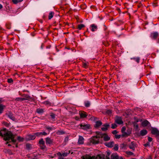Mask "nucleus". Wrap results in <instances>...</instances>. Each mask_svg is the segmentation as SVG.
Here are the masks:
<instances>
[{
	"instance_id": "f257e3e1",
	"label": "nucleus",
	"mask_w": 159,
	"mask_h": 159,
	"mask_svg": "<svg viewBox=\"0 0 159 159\" xmlns=\"http://www.w3.org/2000/svg\"><path fill=\"white\" fill-rule=\"evenodd\" d=\"M1 136L4 137V139L6 140H11L13 143L16 142V140L14 139L15 136L10 131L3 128L0 130Z\"/></svg>"
},
{
	"instance_id": "f03ea898",
	"label": "nucleus",
	"mask_w": 159,
	"mask_h": 159,
	"mask_svg": "<svg viewBox=\"0 0 159 159\" xmlns=\"http://www.w3.org/2000/svg\"><path fill=\"white\" fill-rule=\"evenodd\" d=\"M98 134L96 136H94L90 139L89 141L90 143V144H96L99 143V140L98 138H100V137H98Z\"/></svg>"
},
{
	"instance_id": "7ed1b4c3",
	"label": "nucleus",
	"mask_w": 159,
	"mask_h": 159,
	"mask_svg": "<svg viewBox=\"0 0 159 159\" xmlns=\"http://www.w3.org/2000/svg\"><path fill=\"white\" fill-rule=\"evenodd\" d=\"M98 136L100 138H103L104 141H108L110 140V137L107 134H102L100 133L98 134Z\"/></svg>"
},
{
	"instance_id": "20e7f679",
	"label": "nucleus",
	"mask_w": 159,
	"mask_h": 159,
	"mask_svg": "<svg viewBox=\"0 0 159 159\" xmlns=\"http://www.w3.org/2000/svg\"><path fill=\"white\" fill-rule=\"evenodd\" d=\"M82 159H103L99 155H97L96 157L94 156L91 157L89 155L83 156Z\"/></svg>"
},
{
	"instance_id": "39448f33",
	"label": "nucleus",
	"mask_w": 159,
	"mask_h": 159,
	"mask_svg": "<svg viewBox=\"0 0 159 159\" xmlns=\"http://www.w3.org/2000/svg\"><path fill=\"white\" fill-rule=\"evenodd\" d=\"M80 128L84 130L89 129L90 127V125L88 124L82 123L79 125Z\"/></svg>"
},
{
	"instance_id": "423d86ee",
	"label": "nucleus",
	"mask_w": 159,
	"mask_h": 159,
	"mask_svg": "<svg viewBox=\"0 0 159 159\" xmlns=\"http://www.w3.org/2000/svg\"><path fill=\"white\" fill-rule=\"evenodd\" d=\"M36 136L35 133L34 135H28L26 137L25 139L27 141L34 140L35 139Z\"/></svg>"
},
{
	"instance_id": "0eeeda50",
	"label": "nucleus",
	"mask_w": 159,
	"mask_h": 159,
	"mask_svg": "<svg viewBox=\"0 0 159 159\" xmlns=\"http://www.w3.org/2000/svg\"><path fill=\"white\" fill-rule=\"evenodd\" d=\"M159 36L158 33L157 32H153L151 33L150 37L153 39H156Z\"/></svg>"
},
{
	"instance_id": "6e6552de",
	"label": "nucleus",
	"mask_w": 159,
	"mask_h": 159,
	"mask_svg": "<svg viewBox=\"0 0 159 159\" xmlns=\"http://www.w3.org/2000/svg\"><path fill=\"white\" fill-rule=\"evenodd\" d=\"M49 134V133H47L46 132L43 131L42 132H38L35 133V134L37 136H40L44 135L46 136L47 135Z\"/></svg>"
},
{
	"instance_id": "1a4fd4ad",
	"label": "nucleus",
	"mask_w": 159,
	"mask_h": 159,
	"mask_svg": "<svg viewBox=\"0 0 159 159\" xmlns=\"http://www.w3.org/2000/svg\"><path fill=\"white\" fill-rule=\"evenodd\" d=\"M46 143V144H52L53 143V140L49 137L45 138Z\"/></svg>"
},
{
	"instance_id": "9d476101",
	"label": "nucleus",
	"mask_w": 159,
	"mask_h": 159,
	"mask_svg": "<svg viewBox=\"0 0 159 159\" xmlns=\"http://www.w3.org/2000/svg\"><path fill=\"white\" fill-rule=\"evenodd\" d=\"M84 139L83 136H79L78 141V144H82L84 143Z\"/></svg>"
},
{
	"instance_id": "9b49d317",
	"label": "nucleus",
	"mask_w": 159,
	"mask_h": 159,
	"mask_svg": "<svg viewBox=\"0 0 159 159\" xmlns=\"http://www.w3.org/2000/svg\"><path fill=\"white\" fill-rule=\"evenodd\" d=\"M115 122L117 124L120 125L123 123V121L120 117H117L115 120Z\"/></svg>"
},
{
	"instance_id": "f8f14e48",
	"label": "nucleus",
	"mask_w": 159,
	"mask_h": 159,
	"mask_svg": "<svg viewBox=\"0 0 159 159\" xmlns=\"http://www.w3.org/2000/svg\"><path fill=\"white\" fill-rule=\"evenodd\" d=\"M79 115L80 117L82 118H85L87 116V114L84 111H80Z\"/></svg>"
},
{
	"instance_id": "ddd939ff",
	"label": "nucleus",
	"mask_w": 159,
	"mask_h": 159,
	"mask_svg": "<svg viewBox=\"0 0 159 159\" xmlns=\"http://www.w3.org/2000/svg\"><path fill=\"white\" fill-rule=\"evenodd\" d=\"M114 143L113 141L110 142L108 143H105V145L107 147L109 148H112L113 147Z\"/></svg>"
},
{
	"instance_id": "4468645a",
	"label": "nucleus",
	"mask_w": 159,
	"mask_h": 159,
	"mask_svg": "<svg viewBox=\"0 0 159 159\" xmlns=\"http://www.w3.org/2000/svg\"><path fill=\"white\" fill-rule=\"evenodd\" d=\"M149 124H150L149 122L147 120H144L141 123L143 127H146Z\"/></svg>"
},
{
	"instance_id": "2eb2a0df",
	"label": "nucleus",
	"mask_w": 159,
	"mask_h": 159,
	"mask_svg": "<svg viewBox=\"0 0 159 159\" xmlns=\"http://www.w3.org/2000/svg\"><path fill=\"white\" fill-rule=\"evenodd\" d=\"M109 126V125L107 124H105L103 125V127L101 128V129L102 131H105L107 129Z\"/></svg>"
},
{
	"instance_id": "dca6fc26",
	"label": "nucleus",
	"mask_w": 159,
	"mask_h": 159,
	"mask_svg": "<svg viewBox=\"0 0 159 159\" xmlns=\"http://www.w3.org/2000/svg\"><path fill=\"white\" fill-rule=\"evenodd\" d=\"M147 133V131L146 129H143L140 131V134L142 136L145 135Z\"/></svg>"
},
{
	"instance_id": "f3484780",
	"label": "nucleus",
	"mask_w": 159,
	"mask_h": 159,
	"mask_svg": "<svg viewBox=\"0 0 159 159\" xmlns=\"http://www.w3.org/2000/svg\"><path fill=\"white\" fill-rule=\"evenodd\" d=\"M92 27L91 31L93 32L96 31L97 30V26L95 25L94 24H92L91 25Z\"/></svg>"
},
{
	"instance_id": "a211bd4d",
	"label": "nucleus",
	"mask_w": 159,
	"mask_h": 159,
	"mask_svg": "<svg viewBox=\"0 0 159 159\" xmlns=\"http://www.w3.org/2000/svg\"><path fill=\"white\" fill-rule=\"evenodd\" d=\"M158 131V130L157 128H153L152 129L151 133L155 135Z\"/></svg>"
},
{
	"instance_id": "6ab92c4d",
	"label": "nucleus",
	"mask_w": 159,
	"mask_h": 159,
	"mask_svg": "<svg viewBox=\"0 0 159 159\" xmlns=\"http://www.w3.org/2000/svg\"><path fill=\"white\" fill-rule=\"evenodd\" d=\"M27 99V98L19 97L16 98L15 99V100L18 101H22Z\"/></svg>"
},
{
	"instance_id": "aec40b11",
	"label": "nucleus",
	"mask_w": 159,
	"mask_h": 159,
	"mask_svg": "<svg viewBox=\"0 0 159 159\" xmlns=\"http://www.w3.org/2000/svg\"><path fill=\"white\" fill-rule=\"evenodd\" d=\"M45 128L49 131V133L51 130L55 129V128L50 127L49 126H46Z\"/></svg>"
},
{
	"instance_id": "412c9836",
	"label": "nucleus",
	"mask_w": 159,
	"mask_h": 159,
	"mask_svg": "<svg viewBox=\"0 0 159 159\" xmlns=\"http://www.w3.org/2000/svg\"><path fill=\"white\" fill-rule=\"evenodd\" d=\"M129 147L131 149H132L133 150H135V145L134 143L133 142H131V144L129 145Z\"/></svg>"
},
{
	"instance_id": "4be33fe9",
	"label": "nucleus",
	"mask_w": 159,
	"mask_h": 159,
	"mask_svg": "<svg viewBox=\"0 0 159 159\" xmlns=\"http://www.w3.org/2000/svg\"><path fill=\"white\" fill-rule=\"evenodd\" d=\"M36 111L38 113L41 114L44 112V110L42 108H38L37 109Z\"/></svg>"
},
{
	"instance_id": "5701e85b",
	"label": "nucleus",
	"mask_w": 159,
	"mask_h": 159,
	"mask_svg": "<svg viewBox=\"0 0 159 159\" xmlns=\"http://www.w3.org/2000/svg\"><path fill=\"white\" fill-rule=\"evenodd\" d=\"M102 124V122L100 121H97L96 122V127H98L101 126Z\"/></svg>"
},
{
	"instance_id": "b1692460",
	"label": "nucleus",
	"mask_w": 159,
	"mask_h": 159,
	"mask_svg": "<svg viewBox=\"0 0 159 159\" xmlns=\"http://www.w3.org/2000/svg\"><path fill=\"white\" fill-rule=\"evenodd\" d=\"M111 159H118V156L117 154H112L111 156Z\"/></svg>"
},
{
	"instance_id": "393cba45",
	"label": "nucleus",
	"mask_w": 159,
	"mask_h": 159,
	"mask_svg": "<svg viewBox=\"0 0 159 159\" xmlns=\"http://www.w3.org/2000/svg\"><path fill=\"white\" fill-rule=\"evenodd\" d=\"M54 14V13L53 12H50L48 16L49 19L50 20L53 17Z\"/></svg>"
},
{
	"instance_id": "a878e982",
	"label": "nucleus",
	"mask_w": 159,
	"mask_h": 159,
	"mask_svg": "<svg viewBox=\"0 0 159 159\" xmlns=\"http://www.w3.org/2000/svg\"><path fill=\"white\" fill-rule=\"evenodd\" d=\"M131 59L134 60L135 61L137 62L138 63H139V62L140 59V58L139 57H133V58H131Z\"/></svg>"
},
{
	"instance_id": "bb28decb",
	"label": "nucleus",
	"mask_w": 159,
	"mask_h": 159,
	"mask_svg": "<svg viewBox=\"0 0 159 159\" xmlns=\"http://www.w3.org/2000/svg\"><path fill=\"white\" fill-rule=\"evenodd\" d=\"M64 133L65 132L62 130H58L56 132L57 134L58 135H61Z\"/></svg>"
},
{
	"instance_id": "cd10ccee",
	"label": "nucleus",
	"mask_w": 159,
	"mask_h": 159,
	"mask_svg": "<svg viewBox=\"0 0 159 159\" xmlns=\"http://www.w3.org/2000/svg\"><path fill=\"white\" fill-rule=\"evenodd\" d=\"M23 0H12V2L15 4H16L18 3L21 2Z\"/></svg>"
},
{
	"instance_id": "c85d7f7f",
	"label": "nucleus",
	"mask_w": 159,
	"mask_h": 159,
	"mask_svg": "<svg viewBox=\"0 0 159 159\" xmlns=\"http://www.w3.org/2000/svg\"><path fill=\"white\" fill-rule=\"evenodd\" d=\"M57 154L59 157L58 159H64V158L62 157V154L60 152H58Z\"/></svg>"
},
{
	"instance_id": "c756f323",
	"label": "nucleus",
	"mask_w": 159,
	"mask_h": 159,
	"mask_svg": "<svg viewBox=\"0 0 159 159\" xmlns=\"http://www.w3.org/2000/svg\"><path fill=\"white\" fill-rule=\"evenodd\" d=\"M2 124L6 127H8L9 126L10 124V123H8L6 122H2Z\"/></svg>"
},
{
	"instance_id": "7c9ffc66",
	"label": "nucleus",
	"mask_w": 159,
	"mask_h": 159,
	"mask_svg": "<svg viewBox=\"0 0 159 159\" xmlns=\"http://www.w3.org/2000/svg\"><path fill=\"white\" fill-rule=\"evenodd\" d=\"M39 143L40 144H42V145H44L45 144V142L43 139H40L39 141Z\"/></svg>"
},
{
	"instance_id": "2f4dec72",
	"label": "nucleus",
	"mask_w": 159,
	"mask_h": 159,
	"mask_svg": "<svg viewBox=\"0 0 159 159\" xmlns=\"http://www.w3.org/2000/svg\"><path fill=\"white\" fill-rule=\"evenodd\" d=\"M85 26L83 24H80L78 25V28L79 30H80L82 28L84 27Z\"/></svg>"
},
{
	"instance_id": "473e14b6",
	"label": "nucleus",
	"mask_w": 159,
	"mask_h": 159,
	"mask_svg": "<svg viewBox=\"0 0 159 159\" xmlns=\"http://www.w3.org/2000/svg\"><path fill=\"white\" fill-rule=\"evenodd\" d=\"M32 147V145L31 144H29V143H27L26 145V148L28 149H30Z\"/></svg>"
},
{
	"instance_id": "72a5a7b5",
	"label": "nucleus",
	"mask_w": 159,
	"mask_h": 159,
	"mask_svg": "<svg viewBox=\"0 0 159 159\" xmlns=\"http://www.w3.org/2000/svg\"><path fill=\"white\" fill-rule=\"evenodd\" d=\"M4 108V106L2 105H0V114L2 112Z\"/></svg>"
},
{
	"instance_id": "f704fd0d",
	"label": "nucleus",
	"mask_w": 159,
	"mask_h": 159,
	"mask_svg": "<svg viewBox=\"0 0 159 159\" xmlns=\"http://www.w3.org/2000/svg\"><path fill=\"white\" fill-rule=\"evenodd\" d=\"M8 116L10 119H11L12 120H15L14 117L12 116V115L11 114H10L9 115H8Z\"/></svg>"
},
{
	"instance_id": "c9c22d12",
	"label": "nucleus",
	"mask_w": 159,
	"mask_h": 159,
	"mask_svg": "<svg viewBox=\"0 0 159 159\" xmlns=\"http://www.w3.org/2000/svg\"><path fill=\"white\" fill-rule=\"evenodd\" d=\"M90 105V103L89 102H85V106L86 107H89Z\"/></svg>"
},
{
	"instance_id": "e433bc0d",
	"label": "nucleus",
	"mask_w": 159,
	"mask_h": 159,
	"mask_svg": "<svg viewBox=\"0 0 159 159\" xmlns=\"http://www.w3.org/2000/svg\"><path fill=\"white\" fill-rule=\"evenodd\" d=\"M114 149L115 151H117L118 149V145L117 144H116L115 145L114 147Z\"/></svg>"
},
{
	"instance_id": "4c0bfd02",
	"label": "nucleus",
	"mask_w": 159,
	"mask_h": 159,
	"mask_svg": "<svg viewBox=\"0 0 159 159\" xmlns=\"http://www.w3.org/2000/svg\"><path fill=\"white\" fill-rule=\"evenodd\" d=\"M50 116L51 118L52 119H54L55 118V115L54 113H51V114H50Z\"/></svg>"
},
{
	"instance_id": "58836bf2",
	"label": "nucleus",
	"mask_w": 159,
	"mask_h": 159,
	"mask_svg": "<svg viewBox=\"0 0 159 159\" xmlns=\"http://www.w3.org/2000/svg\"><path fill=\"white\" fill-rule=\"evenodd\" d=\"M70 153V152H69V153H67V152H64V153H63L62 154H62V156H63V157H66L68 155V154H69Z\"/></svg>"
},
{
	"instance_id": "ea45409f",
	"label": "nucleus",
	"mask_w": 159,
	"mask_h": 159,
	"mask_svg": "<svg viewBox=\"0 0 159 159\" xmlns=\"http://www.w3.org/2000/svg\"><path fill=\"white\" fill-rule=\"evenodd\" d=\"M117 127V125L116 124H112L111 125V128L113 129H114L116 128Z\"/></svg>"
},
{
	"instance_id": "a19ab883",
	"label": "nucleus",
	"mask_w": 159,
	"mask_h": 159,
	"mask_svg": "<svg viewBox=\"0 0 159 159\" xmlns=\"http://www.w3.org/2000/svg\"><path fill=\"white\" fill-rule=\"evenodd\" d=\"M7 82L8 83H12L13 82V80L11 78L7 80Z\"/></svg>"
},
{
	"instance_id": "79ce46f5",
	"label": "nucleus",
	"mask_w": 159,
	"mask_h": 159,
	"mask_svg": "<svg viewBox=\"0 0 159 159\" xmlns=\"http://www.w3.org/2000/svg\"><path fill=\"white\" fill-rule=\"evenodd\" d=\"M17 139L20 141H23V139L20 136H18Z\"/></svg>"
},
{
	"instance_id": "37998d69",
	"label": "nucleus",
	"mask_w": 159,
	"mask_h": 159,
	"mask_svg": "<svg viewBox=\"0 0 159 159\" xmlns=\"http://www.w3.org/2000/svg\"><path fill=\"white\" fill-rule=\"evenodd\" d=\"M115 136L116 139H119L120 138L121 135H120L116 134Z\"/></svg>"
},
{
	"instance_id": "c03bdc74",
	"label": "nucleus",
	"mask_w": 159,
	"mask_h": 159,
	"mask_svg": "<svg viewBox=\"0 0 159 159\" xmlns=\"http://www.w3.org/2000/svg\"><path fill=\"white\" fill-rule=\"evenodd\" d=\"M123 134H122V136L124 137V136H127L129 134H128L127 133H125V132H124V133H122Z\"/></svg>"
},
{
	"instance_id": "a18cd8bd",
	"label": "nucleus",
	"mask_w": 159,
	"mask_h": 159,
	"mask_svg": "<svg viewBox=\"0 0 159 159\" xmlns=\"http://www.w3.org/2000/svg\"><path fill=\"white\" fill-rule=\"evenodd\" d=\"M83 66L84 67L86 68L88 66V64L86 63H83Z\"/></svg>"
},
{
	"instance_id": "49530a36",
	"label": "nucleus",
	"mask_w": 159,
	"mask_h": 159,
	"mask_svg": "<svg viewBox=\"0 0 159 159\" xmlns=\"http://www.w3.org/2000/svg\"><path fill=\"white\" fill-rule=\"evenodd\" d=\"M126 130V128L125 127H122V129H121V132L122 133H124V132H125Z\"/></svg>"
},
{
	"instance_id": "de8ad7c7",
	"label": "nucleus",
	"mask_w": 159,
	"mask_h": 159,
	"mask_svg": "<svg viewBox=\"0 0 159 159\" xmlns=\"http://www.w3.org/2000/svg\"><path fill=\"white\" fill-rule=\"evenodd\" d=\"M127 154L129 155H132L133 154V153L131 152H127Z\"/></svg>"
},
{
	"instance_id": "09e8293b",
	"label": "nucleus",
	"mask_w": 159,
	"mask_h": 159,
	"mask_svg": "<svg viewBox=\"0 0 159 159\" xmlns=\"http://www.w3.org/2000/svg\"><path fill=\"white\" fill-rule=\"evenodd\" d=\"M134 127L136 129H137L139 128V126L137 124H135L134 125Z\"/></svg>"
},
{
	"instance_id": "8fccbe9b",
	"label": "nucleus",
	"mask_w": 159,
	"mask_h": 159,
	"mask_svg": "<svg viewBox=\"0 0 159 159\" xmlns=\"http://www.w3.org/2000/svg\"><path fill=\"white\" fill-rule=\"evenodd\" d=\"M148 141L149 142H151L152 140V139L150 137H148Z\"/></svg>"
},
{
	"instance_id": "3c124183",
	"label": "nucleus",
	"mask_w": 159,
	"mask_h": 159,
	"mask_svg": "<svg viewBox=\"0 0 159 159\" xmlns=\"http://www.w3.org/2000/svg\"><path fill=\"white\" fill-rule=\"evenodd\" d=\"M117 131L116 130H113L112 132V133L113 134H117Z\"/></svg>"
},
{
	"instance_id": "603ef678",
	"label": "nucleus",
	"mask_w": 159,
	"mask_h": 159,
	"mask_svg": "<svg viewBox=\"0 0 159 159\" xmlns=\"http://www.w3.org/2000/svg\"><path fill=\"white\" fill-rule=\"evenodd\" d=\"M156 136L158 137L159 138V131L158 130V132L156 133V134H155Z\"/></svg>"
},
{
	"instance_id": "864d4df0",
	"label": "nucleus",
	"mask_w": 159,
	"mask_h": 159,
	"mask_svg": "<svg viewBox=\"0 0 159 159\" xmlns=\"http://www.w3.org/2000/svg\"><path fill=\"white\" fill-rule=\"evenodd\" d=\"M46 148V146H45L44 145H43L41 147V148L42 149H44Z\"/></svg>"
},
{
	"instance_id": "5fc2aeb1",
	"label": "nucleus",
	"mask_w": 159,
	"mask_h": 159,
	"mask_svg": "<svg viewBox=\"0 0 159 159\" xmlns=\"http://www.w3.org/2000/svg\"><path fill=\"white\" fill-rule=\"evenodd\" d=\"M47 157L49 158H52L53 157L51 156L50 155H48L47 156Z\"/></svg>"
},
{
	"instance_id": "6e6d98bb",
	"label": "nucleus",
	"mask_w": 159,
	"mask_h": 159,
	"mask_svg": "<svg viewBox=\"0 0 159 159\" xmlns=\"http://www.w3.org/2000/svg\"><path fill=\"white\" fill-rule=\"evenodd\" d=\"M43 103H44V104H46V105L48 104L49 103V102L48 101L44 102Z\"/></svg>"
},
{
	"instance_id": "4d7b16f0",
	"label": "nucleus",
	"mask_w": 159,
	"mask_h": 159,
	"mask_svg": "<svg viewBox=\"0 0 159 159\" xmlns=\"http://www.w3.org/2000/svg\"><path fill=\"white\" fill-rule=\"evenodd\" d=\"M107 113L108 114H111V111L110 110H108L107 111Z\"/></svg>"
},
{
	"instance_id": "13d9d810",
	"label": "nucleus",
	"mask_w": 159,
	"mask_h": 159,
	"mask_svg": "<svg viewBox=\"0 0 159 159\" xmlns=\"http://www.w3.org/2000/svg\"><path fill=\"white\" fill-rule=\"evenodd\" d=\"M2 6L0 4V9H2Z\"/></svg>"
},
{
	"instance_id": "bf43d9fd",
	"label": "nucleus",
	"mask_w": 159,
	"mask_h": 159,
	"mask_svg": "<svg viewBox=\"0 0 159 159\" xmlns=\"http://www.w3.org/2000/svg\"><path fill=\"white\" fill-rule=\"evenodd\" d=\"M75 119L76 120H79V118L76 117H75Z\"/></svg>"
},
{
	"instance_id": "052dcab7",
	"label": "nucleus",
	"mask_w": 159,
	"mask_h": 159,
	"mask_svg": "<svg viewBox=\"0 0 159 159\" xmlns=\"http://www.w3.org/2000/svg\"><path fill=\"white\" fill-rule=\"evenodd\" d=\"M119 159H124L122 157H120V158H119Z\"/></svg>"
},
{
	"instance_id": "680f3d73",
	"label": "nucleus",
	"mask_w": 159,
	"mask_h": 159,
	"mask_svg": "<svg viewBox=\"0 0 159 159\" xmlns=\"http://www.w3.org/2000/svg\"><path fill=\"white\" fill-rule=\"evenodd\" d=\"M127 80H125V82H127Z\"/></svg>"
},
{
	"instance_id": "e2e57ef3",
	"label": "nucleus",
	"mask_w": 159,
	"mask_h": 159,
	"mask_svg": "<svg viewBox=\"0 0 159 159\" xmlns=\"http://www.w3.org/2000/svg\"><path fill=\"white\" fill-rule=\"evenodd\" d=\"M147 145H148V144H147V143L145 145H147Z\"/></svg>"
}]
</instances>
